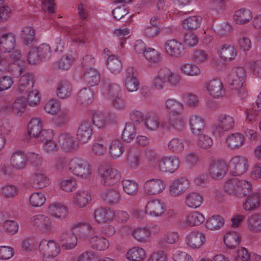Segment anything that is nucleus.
Segmentation results:
<instances>
[{"label": "nucleus", "instance_id": "1", "mask_svg": "<svg viewBox=\"0 0 261 261\" xmlns=\"http://www.w3.org/2000/svg\"><path fill=\"white\" fill-rule=\"evenodd\" d=\"M79 228L77 236L80 239L86 241L93 249L102 251L109 245L107 239L98 234L97 230L88 223L77 222L72 226V229Z\"/></svg>", "mask_w": 261, "mask_h": 261}, {"label": "nucleus", "instance_id": "2", "mask_svg": "<svg viewBox=\"0 0 261 261\" xmlns=\"http://www.w3.org/2000/svg\"><path fill=\"white\" fill-rule=\"evenodd\" d=\"M10 54L11 56L6 60L7 67L4 72L8 71L14 77H17L24 70L23 63L19 60L21 57L20 51L15 50L14 52Z\"/></svg>", "mask_w": 261, "mask_h": 261}, {"label": "nucleus", "instance_id": "3", "mask_svg": "<svg viewBox=\"0 0 261 261\" xmlns=\"http://www.w3.org/2000/svg\"><path fill=\"white\" fill-rule=\"evenodd\" d=\"M69 170L74 175L83 178H87L91 174L88 162L80 158L71 160L69 164Z\"/></svg>", "mask_w": 261, "mask_h": 261}, {"label": "nucleus", "instance_id": "4", "mask_svg": "<svg viewBox=\"0 0 261 261\" xmlns=\"http://www.w3.org/2000/svg\"><path fill=\"white\" fill-rule=\"evenodd\" d=\"M234 126V120L232 117L226 114H221L218 116L217 122L212 126V131L216 136H220L224 132L231 129Z\"/></svg>", "mask_w": 261, "mask_h": 261}, {"label": "nucleus", "instance_id": "5", "mask_svg": "<svg viewBox=\"0 0 261 261\" xmlns=\"http://www.w3.org/2000/svg\"><path fill=\"white\" fill-rule=\"evenodd\" d=\"M16 44V37L6 28L0 29V49L4 53H12Z\"/></svg>", "mask_w": 261, "mask_h": 261}, {"label": "nucleus", "instance_id": "6", "mask_svg": "<svg viewBox=\"0 0 261 261\" xmlns=\"http://www.w3.org/2000/svg\"><path fill=\"white\" fill-rule=\"evenodd\" d=\"M246 77V72L242 67H233L228 77V83L232 86V89L239 90L244 84Z\"/></svg>", "mask_w": 261, "mask_h": 261}, {"label": "nucleus", "instance_id": "7", "mask_svg": "<svg viewBox=\"0 0 261 261\" xmlns=\"http://www.w3.org/2000/svg\"><path fill=\"white\" fill-rule=\"evenodd\" d=\"M39 250L43 256H57L60 253L61 247L54 240H42L40 242Z\"/></svg>", "mask_w": 261, "mask_h": 261}, {"label": "nucleus", "instance_id": "8", "mask_svg": "<svg viewBox=\"0 0 261 261\" xmlns=\"http://www.w3.org/2000/svg\"><path fill=\"white\" fill-rule=\"evenodd\" d=\"M229 173L232 176H240L244 173L247 169V160L243 156H234L228 165Z\"/></svg>", "mask_w": 261, "mask_h": 261}, {"label": "nucleus", "instance_id": "9", "mask_svg": "<svg viewBox=\"0 0 261 261\" xmlns=\"http://www.w3.org/2000/svg\"><path fill=\"white\" fill-rule=\"evenodd\" d=\"M179 165V159L174 155L165 156L158 161L159 170L164 172L173 173L178 169Z\"/></svg>", "mask_w": 261, "mask_h": 261}, {"label": "nucleus", "instance_id": "10", "mask_svg": "<svg viewBox=\"0 0 261 261\" xmlns=\"http://www.w3.org/2000/svg\"><path fill=\"white\" fill-rule=\"evenodd\" d=\"M228 166L224 161H213L209 168V174L211 177L216 180L223 178L227 173Z\"/></svg>", "mask_w": 261, "mask_h": 261}, {"label": "nucleus", "instance_id": "11", "mask_svg": "<svg viewBox=\"0 0 261 261\" xmlns=\"http://www.w3.org/2000/svg\"><path fill=\"white\" fill-rule=\"evenodd\" d=\"M145 192L150 195L161 193L165 189L164 182L158 178H152L146 181L143 185Z\"/></svg>", "mask_w": 261, "mask_h": 261}, {"label": "nucleus", "instance_id": "12", "mask_svg": "<svg viewBox=\"0 0 261 261\" xmlns=\"http://www.w3.org/2000/svg\"><path fill=\"white\" fill-rule=\"evenodd\" d=\"M165 211L164 202L160 199H153L146 204L145 213L151 216L159 217L164 213Z\"/></svg>", "mask_w": 261, "mask_h": 261}, {"label": "nucleus", "instance_id": "13", "mask_svg": "<svg viewBox=\"0 0 261 261\" xmlns=\"http://www.w3.org/2000/svg\"><path fill=\"white\" fill-rule=\"evenodd\" d=\"M165 49L167 54L172 57L179 58L185 54L183 45L175 39L167 41L165 44Z\"/></svg>", "mask_w": 261, "mask_h": 261}, {"label": "nucleus", "instance_id": "14", "mask_svg": "<svg viewBox=\"0 0 261 261\" xmlns=\"http://www.w3.org/2000/svg\"><path fill=\"white\" fill-rule=\"evenodd\" d=\"M32 226L43 232H49L51 230L50 219L43 215L34 216L31 219Z\"/></svg>", "mask_w": 261, "mask_h": 261}, {"label": "nucleus", "instance_id": "15", "mask_svg": "<svg viewBox=\"0 0 261 261\" xmlns=\"http://www.w3.org/2000/svg\"><path fill=\"white\" fill-rule=\"evenodd\" d=\"M92 132L91 122L84 120L80 124L77 132V139L82 143L87 142L90 139Z\"/></svg>", "mask_w": 261, "mask_h": 261}, {"label": "nucleus", "instance_id": "16", "mask_svg": "<svg viewBox=\"0 0 261 261\" xmlns=\"http://www.w3.org/2000/svg\"><path fill=\"white\" fill-rule=\"evenodd\" d=\"M66 31L68 35L73 37L72 41L74 43L84 44L88 41V36L86 30L81 25L68 28Z\"/></svg>", "mask_w": 261, "mask_h": 261}, {"label": "nucleus", "instance_id": "17", "mask_svg": "<svg viewBox=\"0 0 261 261\" xmlns=\"http://www.w3.org/2000/svg\"><path fill=\"white\" fill-rule=\"evenodd\" d=\"M205 242V235L198 231H193L186 237L187 244L192 249H198Z\"/></svg>", "mask_w": 261, "mask_h": 261}, {"label": "nucleus", "instance_id": "18", "mask_svg": "<svg viewBox=\"0 0 261 261\" xmlns=\"http://www.w3.org/2000/svg\"><path fill=\"white\" fill-rule=\"evenodd\" d=\"M102 182L105 186L113 185L121 178L120 172L116 169L108 168L101 174Z\"/></svg>", "mask_w": 261, "mask_h": 261}, {"label": "nucleus", "instance_id": "19", "mask_svg": "<svg viewBox=\"0 0 261 261\" xmlns=\"http://www.w3.org/2000/svg\"><path fill=\"white\" fill-rule=\"evenodd\" d=\"M10 163L14 168L22 170L27 165V155L22 151H16L12 154Z\"/></svg>", "mask_w": 261, "mask_h": 261}, {"label": "nucleus", "instance_id": "20", "mask_svg": "<svg viewBox=\"0 0 261 261\" xmlns=\"http://www.w3.org/2000/svg\"><path fill=\"white\" fill-rule=\"evenodd\" d=\"M34 78V74L30 72H27L20 77L18 90L21 94L28 93L33 88Z\"/></svg>", "mask_w": 261, "mask_h": 261}, {"label": "nucleus", "instance_id": "21", "mask_svg": "<svg viewBox=\"0 0 261 261\" xmlns=\"http://www.w3.org/2000/svg\"><path fill=\"white\" fill-rule=\"evenodd\" d=\"M189 187L188 181L185 178L175 180L170 185V193L172 196H177L184 193Z\"/></svg>", "mask_w": 261, "mask_h": 261}, {"label": "nucleus", "instance_id": "22", "mask_svg": "<svg viewBox=\"0 0 261 261\" xmlns=\"http://www.w3.org/2000/svg\"><path fill=\"white\" fill-rule=\"evenodd\" d=\"M205 87L210 94L214 97H219L224 94V90L220 80L215 79L205 83Z\"/></svg>", "mask_w": 261, "mask_h": 261}, {"label": "nucleus", "instance_id": "23", "mask_svg": "<svg viewBox=\"0 0 261 261\" xmlns=\"http://www.w3.org/2000/svg\"><path fill=\"white\" fill-rule=\"evenodd\" d=\"M115 216V212L110 207H100L94 212V217L98 223L106 222L111 221Z\"/></svg>", "mask_w": 261, "mask_h": 261}, {"label": "nucleus", "instance_id": "24", "mask_svg": "<svg viewBox=\"0 0 261 261\" xmlns=\"http://www.w3.org/2000/svg\"><path fill=\"white\" fill-rule=\"evenodd\" d=\"M189 123L193 134L199 135L203 133L205 122L202 118L197 115H193L190 118Z\"/></svg>", "mask_w": 261, "mask_h": 261}, {"label": "nucleus", "instance_id": "25", "mask_svg": "<svg viewBox=\"0 0 261 261\" xmlns=\"http://www.w3.org/2000/svg\"><path fill=\"white\" fill-rule=\"evenodd\" d=\"M261 196L258 192H253L248 195L245 201L243 203V208L246 211H252L260 204Z\"/></svg>", "mask_w": 261, "mask_h": 261}, {"label": "nucleus", "instance_id": "26", "mask_svg": "<svg viewBox=\"0 0 261 261\" xmlns=\"http://www.w3.org/2000/svg\"><path fill=\"white\" fill-rule=\"evenodd\" d=\"M103 201L108 204L115 205L118 203L121 199V195L118 191L115 189H107L101 194Z\"/></svg>", "mask_w": 261, "mask_h": 261}, {"label": "nucleus", "instance_id": "27", "mask_svg": "<svg viewBox=\"0 0 261 261\" xmlns=\"http://www.w3.org/2000/svg\"><path fill=\"white\" fill-rule=\"evenodd\" d=\"M218 54L222 59L225 61L230 62L234 59L237 51L233 46L225 44L222 45Z\"/></svg>", "mask_w": 261, "mask_h": 261}, {"label": "nucleus", "instance_id": "28", "mask_svg": "<svg viewBox=\"0 0 261 261\" xmlns=\"http://www.w3.org/2000/svg\"><path fill=\"white\" fill-rule=\"evenodd\" d=\"M82 79L87 85L91 87L97 85L100 80L99 73L96 69L91 68L87 69Z\"/></svg>", "mask_w": 261, "mask_h": 261}, {"label": "nucleus", "instance_id": "29", "mask_svg": "<svg viewBox=\"0 0 261 261\" xmlns=\"http://www.w3.org/2000/svg\"><path fill=\"white\" fill-rule=\"evenodd\" d=\"M244 136L239 133L231 134L227 137L226 140L228 146L234 149L241 148L244 144Z\"/></svg>", "mask_w": 261, "mask_h": 261}, {"label": "nucleus", "instance_id": "30", "mask_svg": "<svg viewBox=\"0 0 261 261\" xmlns=\"http://www.w3.org/2000/svg\"><path fill=\"white\" fill-rule=\"evenodd\" d=\"M102 82L103 89L107 92L110 99L121 95V88L118 84L111 83L109 80Z\"/></svg>", "mask_w": 261, "mask_h": 261}, {"label": "nucleus", "instance_id": "31", "mask_svg": "<svg viewBox=\"0 0 261 261\" xmlns=\"http://www.w3.org/2000/svg\"><path fill=\"white\" fill-rule=\"evenodd\" d=\"M252 18L250 10L242 8L235 12L233 15L234 21L239 24H244L249 22Z\"/></svg>", "mask_w": 261, "mask_h": 261}, {"label": "nucleus", "instance_id": "32", "mask_svg": "<svg viewBox=\"0 0 261 261\" xmlns=\"http://www.w3.org/2000/svg\"><path fill=\"white\" fill-rule=\"evenodd\" d=\"M72 91V86L69 81L63 80L58 84L57 88V95L60 98H67L70 96Z\"/></svg>", "mask_w": 261, "mask_h": 261}, {"label": "nucleus", "instance_id": "33", "mask_svg": "<svg viewBox=\"0 0 261 261\" xmlns=\"http://www.w3.org/2000/svg\"><path fill=\"white\" fill-rule=\"evenodd\" d=\"M48 210L50 214L57 218H64L67 214V206L60 203H51Z\"/></svg>", "mask_w": 261, "mask_h": 261}, {"label": "nucleus", "instance_id": "34", "mask_svg": "<svg viewBox=\"0 0 261 261\" xmlns=\"http://www.w3.org/2000/svg\"><path fill=\"white\" fill-rule=\"evenodd\" d=\"M58 141L61 147L66 151L71 150L74 146V137L67 133L60 134Z\"/></svg>", "mask_w": 261, "mask_h": 261}, {"label": "nucleus", "instance_id": "35", "mask_svg": "<svg viewBox=\"0 0 261 261\" xmlns=\"http://www.w3.org/2000/svg\"><path fill=\"white\" fill-rule=\"evenodd\" d=\"M165 108L169 113V116L181 114L184 109V105L174 99H168L165 102Z\"/></svg>", "mask_w": 261, "mask_h": 261}, {"label": "nucleus", "instance_id": "36", "mask_svg": "<svg viewBox=\"0 0 261 261\" xmlns=\"http://www.w3.org/2000/svg\"><path fill=\"white\" fill-rule=\"evenodd\" d=\"M42 122L38 118H32L28 125V133L30 138H36L41 131Z\"/></svg>", "mask_w": 261, "mask_h": 261}, {"label": "nucleus", "instance_id": "37", "mask_svg": "<svg viewBox=\"0 0 261 261\" xmlns=\"http://www.w3.org/2000/svg\"><path fill=\"white\" fill-rule=\"evenodd\" d=\"M78 236H75L73 232L63 233L60 237L61 241L64 242L62 247L67 250L74 248L77 245Z\"/></svg>", "mask_w": 261, "mask_h": 261}, {"label": "nucleus", "instance_id": "38", "mask_svg": "<svg viewBox=\"0 0 261 261\" xmlns=\"http://www.w3.org/2000/svg\"><path fill=\"white\" fill-rule=\"evenodd\" d=\"M146 256L145 250L139 247H134L129 249L126 257L129 261H143Z\"/></svg>", "mask_w": 261, "mask_h": 261}, {"label": "nucleus", "instance_id": "39", "mask_svg": "<svg viewBox=\"0 0 261 261\" xmlns=\"http://www.w3.org/2000/svg\"><path fill=\"white\" fill-rule=\"evenodd\" d=\"M58 112V114L54 119V123L57 127L64 126L69 120L70 111L67 108H64Z\"/></svg>", "mask_w": 261, "mask_h": 261}, {"label": "nucleus", "instance_id": "40", "mask_svg": "<svg viewBox=\"0 0 261 261\" xmlns=\"http://www.w3.org/2000/svg\"><path fill=\"white\" fill-rule=\"evenodd\" d=\"M77 101L81 105H88L93 99V92L89 88H84L77 95Z\"/></svg>", "mask_w": 261, "mask_h": 261}, {"label": "nucleus", "instance_id": "41", "mask_svg": "<svg viewBox=\"0 0 261 261\" xmlns=\"http://www.w3.org/2000/svg\"><path fill=\"white\" fill-rule=\"evenodd\" d=\"M111 117L113 118L114 116L110 114H104L101 113H95L92 118L93 123L99 128L104 127L107 124L111 122Z\"/></svg>", "mask_w": 261, "mask_h": 261}, {"label": "nucleus", "instance_id": "42", "mask_svg": "<svg viewBox=\"0 0 261 261\" xmlns=\"http://www.w3.org/2000/svg\"><path fill=\"white\" fill-rule=\"evenodd\" d=\"M248 230L253 233H258L261 231V215L254 214L251 215L247 221Z\"/></svg>", "mask_w": 261, "mask_h": 261}, {"label": "nucleus", "instance_id": "43", "mask_svg": "<svg viewBox=\"0 0 261 261\" xmlns=\"http://www.w3.org/2000/svg\"><path fill=\"white\" fill-rule=\"evenodd\" d=\"M203 200L202 196L198 193L192 192L187 195L185 203L188 207L196 208L201 205Z\"/></svg>", "mask_w": 261, "mask_h": 261}, {"label": "nucleus", "instance_id": "44", "mask_svg": "<svg viewBox=\"0 0 261 261\" xmlns=\"http://www.w3.org/2000/svg\"><path fill=\"white\" fill-rule=\"evenodd\" d=\"M224 242L227 247L233 249L240 243V235L237 232H228L224 237Z\"/></svg>", "mask_w": 261, "mask_h": 261}, {"label": "nucleus", "instance_id": "45", "mask_svg": "<svg viewBox=\"0 0 261 261\" xmlns=\"http://www.w3.org/2000/svg\"><path fill=\"white\" fill-rule=\"evenodd\" d=\"M224 224L223 218L220 215H214L206 222L205 227L210 230L220 229Z\"/></svg>", "mask_w": 261, "mask_h": 261}, {"label": "nucleus", "instance_id": "46", "mask_svg": "<svg viewBox=\"0 0 261 261\" xmlns=\"http://www.w3.org/2000/svg\"><path fill=\"white\" fill-rule=\"evenodd\" d=\"M91 199V196L87 191H79L73 198V202L80 207H84Z\"/></svg>", "mask_w": 261, "mask_h": 261}, {"label": "nucleus", "instance_id": "47", "mask_svg": "<svg viewBox=\"0 0 261 261\" xmlns=\"http://www.w3.org/2000/svg\"><path fill=\"white\" fill-rule=\"evenodd\" d=\"M143 124L148 129L155 130L160 125L159 117L154 114H148L145 117Z\"/></svg>", "mask_w": 261, "mask_h": 261}, {"label": "nucleus", "instance_id": "48", "mask_svg": "<svg viewBox=\"0 0 261 261\" xmlns=\"http://www.w3.org/2000/svg\"><path fill=\"white\" fill-rule=\"evenodd\" d=\"M108 68L112 73H118L122 68V64L118 57L115 56H110L107 62Z\"/></svg>", "mask_w": 261, "mask_h": 261}, {"label": "nucleus", "instance_id": "49", "mask_svg": "<svg viewBox=\"0 0 261 261\" xmlns=\"http://www.w3.org/2000/svg\"><path fill=\"white\" fill-rule=\"evenodd\" d=\"M35 31L31 27H25L22 28L20 37L23 43L26 45L30 44L34 40Z\"/></svg>", "mask_w": 261, "mask_h": 261}, {"label": "nucleus", "instance_id": "50", "mask_svg": "<svg viewBox=\"0 0 261 261\" xmlns=\"http://www.w3.org/2000/svg\"><path fill=\"white\" fill-rule=\"evenodd\" d=\"M133 235L138 241L146 243L149 240L151 232L146 227L138 228L133 231Z\"/></svg>", "mask_w": 261, "mask_h": 261}, {"label": "nucleus", "instance_id": "51", "mask_svg": "<svg viewBox=\"0 0 261 261\" xmlns=\"http://www.w3.org/2000/svg\"><path fill=\"white\" fill-rule=\"evenodd\" d=\"M202 18L199 16H191L183 21V27L187 30L192 31L199 27Z\"/></svg>", "mask_w": 261, "mask_h": 261}, {"label": "nucleus", "instance_id": "52", "mask_svg": "<svg viewBox=\"0 0 261 261\" xmlns=\"http://www.w3.org/2000/svg\"><path fill=\"white\" fill-rule=\"evenodd\" d=\"M169 124L174 129L177 131H181L185 126L184 121L182 119L181 114H175L169 116Z\"/></svg>", "mask_w": 261, "mask_h": 261}, {"label": "nucleus", "instance_id": "53", "mask_svg": "<svg viewBox=\"0 0 261 261\" xmlns=\"http://www.w3.org/2000/svg\"><path fill=\"white\" fill-rule=\"evenodd\" d=\"M124 146L119 140H113L110 146V153L113 158L119 157L124 152Z\"/></svg>", "mask_w": 261, "mask_h": 261}, {"label": "nucleus", "instance_id": "54", "mask_svg": "<svg viewBox=\"0 0 261 261\" xmlns=\"http://www.w3.org/2000/svg\"><path fill=\"white\" fill-rule=\"evenodd\" d=\"M205 220L203 215L198 212H193L187 217V224L191 226H197L202 223Z\"/></svg>", "mask_w": 261, "mask_h": 261}, {"label": "nucleus", "instance_id": "55", "mask_svg": "<svg viewBox=\"0 0 261 261\" xmlns=\"http://www.w3.org/2000/svg\"><path fill=\"white\" fill-rule=\"evenodd\" d=\"M33 186L37 189H41L48 184V179L42 172L36 171L33 179Z\"/></svg>", "mask_w": 261, "mask_h": 261}, {"label": "nucleus", "instance_id": "56", "mask_svg": "<svg viewBox=\"0 0 261 261\" xmlns=\"http://www.w3.org/2000/svg\"><path fill=\"white\" fill-rule=\"evenodd\" d=\"M136 136V132L134 125L130 123H126L122 134V139L129 142L133 140Z\"/></svg>", "mask_w": 261, "mask_h": 261}, {"label": "nucleus", "instance_id": "57", "mask_svg": "<svg viewBox=\"0 0 261 261\" xmlns=\"http://www.w3.org/2000/svg\"><path fill=\"white\" fill-rule=\"evenodd\" d=\"M168 149L175 153L181 152L184 150V144L182 139L174 138L168 144Z\"/></svg>", "mask_w": 261, "mask_h": 261}, {"label": "nucleus", "instance_id": "58", "mask_svg": "<svg viewBox=\"0 0 261 261\" xmlns=\"http://www.w3.org/2000/svg\"><path fill=\"white\" fill-rule=\"evenodd\" d=\"M123 191L128 195H134L138 192V185L133 180L125 179L122 181Z\"/></svg>", "mask_w": 261, "mask_h": 261}, {"label": "nucleus", "instance_id": "59", "mask_svg": "<svg viewBox=\"0 0 261 261\" xmlns=\"http://www.w3.org/2000/svg\"><path fill=\"white\" fill-rule=\"evenodd\" d=\"M238 184L236 196L239 197H244L251 191L252 185L250 182L245 180H240Z\"/></svg>", "mask_w": 261, "mask_h": 261}, {"label": "nucleus", "instance_id": "60", "mask_svg": "<svg viewBox=\"0 0 261 261\" xmlns=\"http://www.w3.org/2000/svg\"><path fill=\"white\" fill-rule=\"evenodd\" d=\"M30 203L32 206L39 207L42 206L46 201L43 194L40 192L32 193L30 196Z\"/></svg>", "mask_w": 261, "mask_h": 261}, {"label": "nucleus", "instance_id": "61", "mask_svg": "<svg viewBox=\"0 0 261 261\" xmlns=\"http://www.w3.org/2000/svg\"><path fill=\"white\" fill-rule=\"evenodd\" d=\"M26 97L22 96L17 98L13 102L12 106V110L16 114L23 113L26 106Z\"/></svg>", "mask_w": 261, "mask_h": 261}, {"label": "nucleus", "instance_id": "62", "mask_svg": "<svg viewBox=\"0 0 261 261\" xmlns=\"http://www.w3.org/2000/svg\"><path fill=\"white\" fill-rule=\"evenodd\" d=\"M181 70L184 74L190 76L198 75L200 73L199 68L192 64L188 63L183 65L181 66Z\"/></svg>", "mask_w": 261, "mask_h": 261}, {"label": "nucleus", "instance_id": "63", "mask_svg": "<svg viewBox=\"0 0 261 261\" xmlns=\"http://www.w3.org/2000/svg\"><path fill=\"white\" fill-rule=\"evenodd\" d=\"M239 181L240 180L237 178H232L227 180L224 186L225 192L230 195L236 196Z\"/></svg>", "mask_w": 261, "mask_h": 261}, {"label": "nucleus", "instance_id": "64", "mask_svg": "<svg viewBox=\"0 0 261 261\" xmlns=\"http://www.w3.org/2000/svg\"><path fill=\"white\" fill-rule=\"evenodd\" d=\"M198 136V138L197 143L200 148L203 149H207L212 146L213 140L209 136L203 135V133Z\"/></svg>", "mask_w": 261, "mask_h": 261}]
</instances>
